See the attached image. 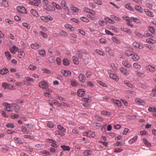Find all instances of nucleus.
I'll return each instance as SVG.
<instances>
[{"instance_id": "nucleus-18", "label": "nucleus", "mask_w": 156, "mask_h": 156, "mask_svg": "<svg viewBox=\"0 0 156 156\" xmlns=\"http://www.w3.org/2000/svg\"><path fill=\"white\" fill-rule=\"evenodd\" d=\"M109 77L117 81L118 80V78L117 76V75L115 74L111 73L109 74Z\"/></svg>"}, {"instance_id": "nucleus-37", "label": "nucleus", "mask_w": 156, "mask_h": 156, "mask_svg": "<svg viewBox=\"0 0 156 156\" xmlns=\"http://www.w3.org/2000/svg\"><path fill=\"white\" fill-rule=\"evenodd\" d=\"M63 64L65 66H68L69 64V60L67 58H65L63 60Z\"/></svg>"}, {"instance_id": "nucleus-32", "label": "nucleus", "mask_w": 156, "mask_h": 156, "mask_svg": "<svg viewBox=\"0 0 156 156\" xmlns=\"http://www.w3.org/2000/svg\"><path fill=\"white\" fill-rule=\"evenodd\" d=\"M146 41L148 43H152V44H155L156 43V41L151 38L147 39L146 40Z\"/></svg>"}, {"instance_id": "nucleus-17", "label": "nucleus", "mask_w": 156, "mask_h": 156, "mask_svg": "<svg viewBox=\"0 0 156 156\" xmlns=\"http://www.w3.org/2000/svg\"><path fill=\"white\" fill-rule=\"evenodd\" d=\"M66 2L65 0H62L61 2V5L63 7L64 9L67 10L68 9L66 5Z\"/></svg>"}, {"instance_id": "nucleus-25", "label": "nucleus", "mask_w": 156, "mask_h": 156, "mask_svg": "<svg viewBox=\"0 0 156 156\" xmlns=\"http://www.w3.org/2000/svg\"><path fill=\"white\" fill-rule=\"evenodd\" d=\"M138 136H134L133 138L129 140L128 142L130 144H132L134 142L137 140Z\"/></svg>"}, {"instance_id": "nucleus-54", "label": "nucleus", "mask_w": 156, "mask_h": 156, "mask_svg": "<svg viewBox=\"0 0 156 156\" xmlns=\"http://www.w3.org/2000/svg\"><path fill=\"white\" fill-rule=\"evenodd\" d=\"M108 28L109 29L113 30L114 32H116L117 31V28L113 26H110L108 27Z\"/></svg>"}, {"instance_id": "nucleus-52", "label": "nucleus", "mask_w": 156, "mask_h": 156, "mask_svg": "<svg viewBox=\"0 0 156 156\" xmlns=\"http://www.w3.org/2000/svg\"><path fill=\"white\" fill-rule=\"evenodd\" d=\"M76 54L78 55V57L80 58H82L83 57V55L80 52V51H76Z\"/></svg>"}, {"instance_id": "nucleus-10", "label": "nucleus", "mask_w": 156, "mask_h": 156, "mask_svg": "<svg viewBox=\"0 0 156 156\" xmlns=\"http://www.w3.org/2000/svg\"><path fill=\"white\" fill-rule=\"evenodd\" d=\"M25 55V54L23 50L21 49L18 52V56L19 58H23L24 57Z\"/></svg>"}, {"instance_id": "nucleus-3", "label": "nucleus", "mask_w": 156, "mask_h": 156, "mask_svg": "<svg viewBox=\"0 0 156 156\" xmlns=\"http://www.w3.org/2000/svg\"><path fill=\"white\" fill-rule=\"evenodd\" d=\"M2 86L5 89H13L14 87L13 86L8 84L7 83H4L2 84Z\"/></svg>"}, {"instance_id": "nucleus-11", "label": "nucleus", "mask_w": 156, "mask_h": 156, "mask_svg": "<svg viewBox=\"0 0 156 156\" xmlns=\"http://www.w3.org/2000/svg\"><path fill=\"white\" fill-rule=\"evenodd\" d=\"M8 72V69L6 68H2L0 69V74L2 75L6 74Z\"/></svg>"}, {"instance_id": "nucleus-31", "label": "nucleus", "mask_w": 156, "mask_h": 156, "mask_svg": "<svg viewBox=\"0 0 156 156\" xmlns=\"http://www.w3.org/2000/svg\"><path fill=\"white\" fill-rule=\"evenodd\" d=\"M0 2L4 6H8V2L5 0H0Z\"/></svg>"}, {"instance_id": "nucleus-64", "label": "nucleus", "mask_w": 156, "mask_h": 156, "mask_svg": "<svg viewBox=\"0 0 156 156\" xmlns=\"http://www.w3.org/2000/svg\"><path fill=\"white\" fill-rule=\"evenodd\" d=\"M48 61L51 63H52L54 62V58L52 57H49L48 58Z\"/></svg>"}, {"instance_id": "nucleus-58", "label": "nucleus", "mask_w": 156, "mask_h": 156, "mask_svg": "<svg viewBox=\"0 0 156 156\" xmlns=\"http://www.w3.org/2000/svg\"><path fill=\"white\" fill-rule=\"evenodd\" d=\"M97 82L100 85L105 87H107L106 84L102 82V81L100 80H98L97 81Z\"/></svg>"}, {"instance_id": "nucleus-57", "label": "nucleus", "mask_w": 156, "mask_h": 156, "mask_svg": "<svg viewBox=\"0 0 156 156\" xmlns=\"http://www.w3.org/2000/svg\"><path fill=\"white\" fill-rule=\"evenodd\" d=\"M23 137L25 138H29L31 139H33L34 137L33 136H31L30 135H24Z\"/></svg>"}, {"instance_id": "nucleus-9", "label": "nucleus", "mask_w": 156, "mask_h": 156, "mask_svg": "<svg viewBox=\"0 0 156 156\" xmlns=\"http://www.w3.org/2000/svg\"><path fill=\"white\" fill-rule=\"evenodd\" d=\"M144 12L147 16L151 17H153L154 16L153 13L148 9H144Z\"/></svg>"}, {"instance_id": "nucleus-19", "label": "nucleus", "mask_w": 156, "mask_h": 156, "mask_svg": "<svg viewBox=\"0 0 156 156\" xmlns=\"http://www.w3.org/2000/svg\"><path fill=\"white\" fill-rule=\"evenodd\" d=\"M10 50L12 53L14 54L18 50V48L15 46H13L10 49Z\"/></svg>"}, {"instance_id": "nucleus-21", "label": "nucleus", "mask_w": 156, "mask_h": 156, "mask_svg": "<svg viewBox=\"0 0 156 156\" xmlns=\"http://www.w3.org/2000/svg\"><path fill=\"white\" fill-rule=\"evenodd\" d=\"M135 8L136 10L140 13H142L143 12V9L140 6L135 5Z\"/></svg>"}, {"instance_id": "nucleus-53", "label": "nucleus", "mask_w": 156, "mask_h": 156, "mask_svg": "<svg viewBox=\"0 0 156 156\" xmlns=\"http://www.w3.org/2000/svg\"><path fill=\"white\" fill-rule=\"evenodd\" d=\"M91 154V152L90 150L85 151L84 152V154L86 156H89Z\"/></svg>"}, {"instance_id": "nucleus-50", "label": "nucleus", "mask_w": 156, "mask_h": 156, "mask_svg": "<svg viewBox=\"0 0 156 156\" xmlns=\"http://www.w3.org/2000/svg\"><path fill=\"white\" fill-rule=\"evenodd\" d=\"M29 68L31 70H34L37 69V67L33 65H30L29 67Z\"/></svg>"}, {"instance_id": "nucleus-48", "label": "nucleus", "mask_w": 156, "mask_h": 156, "mask_svg": "<svg viewBox=\"0 0 156 156\" xmlns=\"http://www.w3.org/2000/svg\"><path fill=\"white\" fill-rule=\"evenodd\" d=\"M80 19L84 22L88 23L89 22V20L85 17L82 16L80 17Z\"/></svg>"}, {"instance_id": "nucleus-45", "label": "nucleus", "mask_w": 156, "mask_h": 156, "mask_svg": "<svg viewBox=\"0 0 156 156\" xmlns=\"http://www.w3.org/2000/svg\"><path fill=\"white\" fill-rule=\"evenodd\" d=\"M57 128L59 130H61L63 132H66V129H65L62 126L60 125H58L57 126Z\"/></svg>"}, {"instance_id": "nucleus-14", "label": "nucleus", "mask_w": 156, "mask_h": 156, "mask_svg": "<svg viewBox=\"0 0 156 156\" xmlns=\"http://www.w3.org/2000/svg\"><path fill=\"white\" fill-rule=\"evenodd\" d=\"M146 69L148 70L151 72H155L156 70L155 69L154 67L150 65L147 66Z\"/></svg>"}, {"instance_id": "nucleus-27", "label": "nucleus", "mask_w": 156, "mask_h": 156, "mask_svg": "<svg viewBox=\"0 0 156 156\" xmlns=\"http://www.w3.org/2000/svg\"><path fill=\"white\" fill-rule=\"evenodd\" d=\"M133 67L136 69H139L141 68L140 65L137 62L134 63L133 64Z\"/></svg>"}, {"instance_id": "nucleus-51", "label": "nucleus", "mask_w": 156, "mask_h": 156, "mask_svg": "<svg viewBox=\"0 0 156 156\" xmlns=\"http://www.w3.org/2000/svg\"><path fill=\"white\" fill-rule=\"evenodd\" d=\"M3 105L5 107V108H7L9 109H11V105L7 103L4 102L3 104Z\"/></svg>"}, {"instance_id": "nucleus-59", "label": "nucleus", "mask_w": 156, "mask_h": 156, "mask_svg": "<svg viewBox=\"0 0 156 156\" xmlns=\"http://www.w3.org/2000/svg\"><path fill=\"white\" fill-rule=\"evenodd\" d=\"M133 46L136 48H140V44L136 42H134L133 44Z\"/></svg>"}, {"instance_id": "nucleus-5", "label": "nucleus", "mask_w": 156, "mask_h": 156, "mask_svg": "<svg viewBox=\"0 0 156 156\" xmlns=\"http://www.w3.org/2000/svg\"><path fill=\"white\" fill-rule=\"evenodd\" d=\"M39 86L43 89H45L48 87L47 83L44 81H41L39 83Z\"/></svg>"}, {"instance_id": "nucleus-36", "label": "nucleus", "mask_w": 156, "mask_h": 156, "mask_svg": "<svg viewBox=\"0 0 156 156\" xmlns=\"http://www.w3.org/2000/svg\"><path fill=\"white\" fill-rule=\"evenodd\" d=\"M47 126L50 128H52L54 126V125L51 121H48L47 124Z\"/></svg>"}, {"instance_id": "nucleus-4", "label": "nucleus", "mask_w": 156, "mask_h": 156, "mask_svg": "<svg viewBox=\"0 0 156 156\" xmlns=\"http://www.w3.org/2000/svg\"><path fill=\"white\" fill-rule=\"evenodd\" d=\"M18 12L23 13H26L27 11L25 8L22 6H17L16 8Z\"/></svg>"}, {"instance_id": "nucleus-16", "label": "nucleus", "mask_w": 156, "mask_h": 156, "mask_svg": "<svg viewBox=\"0 0 156 156\" xmlns=\"http://www.w3.org/2000/svg\"><path fill=\"white\" fill-rule=\"evenodd\" d=\"M31 13L34 16L38 17L39 16L37 10L32 9L30 10Z\"/></svg>"}, {"instance_id": "nucleus-20", "label": "nucleus", "mask_w": 156, "mask_h": 156, "mask_svg": "<svg viewBox=\"0 0 156 156\" xmlns=\"http://www.w3.org/2000/svg\"><path fill=\"white\" fill-rule=\"evenodd\" d=\"M31 47L33 49H36L39 48L40 47V45L37 43H32L31 44Z\"/></svg>"}, {"instance_id": "nucleus-24", "label": "nucleus", "mask_w": 156, "mask_h": 156, "mask_svg": "<svg viewBox=\"0 0 156 156\" xmlns=\"http://www.w3.org/2000/svg\"><path fill=\"white\" fill-rule=\"evenodd\" d=\"M61 147L65 151H69L70 150V148L68 146L62 145L61 146Z\"/></svg>"}, {"instance_id": "nucleus-38", "label": "nucleus", "mask_w": 156, "mask_h": 156, "mask_svg": "<svg viewBox=\"0 0 156 156\" xmlns=\"http://www.w3.org/2000/svg\"><path fill=\"white\" fill-rule=\"evenodd\" d=\"M135 101L136 103L139 104L143 103L144 104L145 103L144 101L143 100L140 99H136L135 100Z\"/></svg>"}, {"instance_id": "nucleus-1", "label": "nucleus", "mask_w": 156, "mask_h": 156, "mask_svg": "<svg viewBox=\"0 0 156 156\" xmlns=\"http://www.w3.org/2000/svg\"><path fill=\"white\" fill-rule=\"evenodd\" d=\"M133 49L131 47H129L125 51V54L128 56H130L133 55Z\"/></svg>"}, {"instance_id": "nucleus-56", "label": "nucleus", "mask_w": 156, "mask_h": 156, "mask_svg": "<svg viewBox=\"0 0 156 156\" xmlns=\"http://www.w3.org/2000/svg\"><path fill=\"white\" fill-rule=\"evenodd\" d=\"M112 41L114 42H115V43H117V44H118V43H120L119 40L117 38H116L115 37H112Z\"/></svg>"}, {"instance_id": "nucleus-28", "label": "nucleus", "mask_w": 156, "mask_h": 156, "mask_svg": "<svg viewBox=\"0 0 156 156\" xmlns=\"http://www.w3.org/2000/svg\"><path fill=\"white\" fill-rule=\"evenodd\" d=\"M130 19H132L134 22L136 23H139L140 22V20L138 18L131 17Z\"/></svg>"}, {"instance_id": "nucleus-2", "label": "nucleus", "mask_w": 156, "mask_h": 156, "mask_svg": "<svg viewBox=\"0 0 156 156\" xmlns=\"http://www.w3.org/2000/svg\"><path fill=\"white\" fill-rule=\"evenodd\" d=\"M83 134L84 136L90 137H94L95 136V134L94 133L90 131H89L87 132H86L84 133Z\"/></svg>"}, {"instance_id": "nucleus-22", "label": "nucleus", "mask_w": 156, "mask_h": 156, "mask_svg": "<svg viewBox=\"0 0 156 156\" xmlns=\"http://www.w3.org/2000/svg\"><path fill=\"white\" fill-rule=\"evenodd\" d=\"M132 58L135 61H137L139 59V57L136 54H133Z\"/></svg>"}, {"instance_id": "nucleus-6", "label": "nucleus", "mask_w": 156, "mask_h": 156, "mask_svg": "<svg viewBox=\"0 0 156 156\" xmlns=\"http://www.w3.org/2000/svg\"><path fill=\"white\" fill-rule=\"evenodd\" d=\"M85 91L84 89H79L77 91V94L79 96L82 97L85 94Z\"/></svg>"}, {"instance_id": "nucleus-49", "label": "nucleus", "mask_w": 156, "mask_h": 156, "mask_svg": "<svg viewBox=\"0 0 156 156\" xmlns=\"http://www.w3.org/2000/svg\"><path fill=\"white\" fill-rule=\"evenodd\" d=\"M98 23L100 25L103 26L107 24V22L103 20H99Z\"/></svg>"}, {"instance_id": "nucleus-26", "label": "nucleus", "mask_w": 156, "mask_h": 156, "mask_svg": "<svg viewBox=\"0 0 156 156\" xmlns=\"http://www.w3.org/2000/svg\"><path fill=\"white\" fill-rule=\"evenodd\" d=\"M113 102L118 107H121L122 105V103L119 100H114Z\"/></svg>"}, {"instance_id": "nucleus-46", "label": "nucleus", "mask_w": 156, "mask_h": 156, "mask_svg": "<svg viewBox=\"0 0 156 156\" xmlns=\"http://www.w3.org/2000/svg\"><path fill=\"white\" fill-rule=\"evenodd\" d=\"M148 110L150 112H156V108L150 107L148 108Z\"/></svg>"}, {"instance_id": "nucleus-47", "label": "nucleus", "mask_w": 156, "mask_h": 156, "mask_svg": "<svg viewBox=\"0 0 156 156\" xmlns=\"http://www.w3.org/2000/svg\"><path fill=\"white\" fill-rule=\"evenodd\" d=\"M41 18L42 20L44 22H48L49 21V19L48 17L44 16H41Z\"/></svg>"}, {"instance_id": "nucleus-8", "label": "nucleus", "mask_w": 156, "mask_h": 156, "mask_svg": "<svg viewBox=\"0 0 156 156\" xmlns=\"http://www.w3.org/2000/svg\"><path fill=\"white\" fill-rule=\"evenodd\" d=\"M62 73L66 77H69L71 75V72L69 70H64L62 71Z\"/></svg>"}, {"instance_id": "nucleus-29", "label": "nucleus", "mask_w": 156, "mask_h": 156, "mask_svg": "<svg viewBox=\"0 0 156 156\" xmlns=\"http://www.w3.org/2000/svg\"><path fill=\"white\" fill-rule=\"evenodd\" d=\"M135 73L139 77L144 78L145 76L144 74L138 71H136Z\"/></svg>"}, {"instance_id": "nucleus-33", "label": "nucleus", "mask_w": 156, "mask_h": 156, "mask_svg": "<svg viewBox=\"0 0 156 156\" xmlns=\"http://www.w3.org/2000/svg\"><path fill=\"white\" fill-rule=\"evenodd\" d=\"M70 8L71 10L74 12H76L79 10V9L78 8L74 7L73 5H71L70 6Z\"/></svg>"}, {"instance_id": "nucleus-23", "label": "nucleus", "mask_w": 156, "mask_h": 156, "mask_svg": "<svg viewBox=\"0 0 156 156\" xmlns=\"http://www.w3.org/2000/svg\"><path fill=\"white\" fill-rule=\"evenodd\" d=\"M124 83L127 86L129 87L133 88L134 87L130 83L129 81L125 80L124 82Z\"/></svg>"}, {"instance_id": "nucleus-35", "label": "nucleus", "mask_w": 156, "mask_h": 156, "mask_svg": "<svg viewBox=\"0 0 156 156\" xmlns=\"http://www.w3.org/2000/svg\"><path fill=\"white\" fill-rule=\"evenodd\" d=\"M5 55L8 60H10L11 58V55L10 53L8 51H6L5 53Z\"/></svg>"}, {"instance_id": "nucleus-62", "label": "nucleus", "mask_w": 156, "mask_h": 156, "mask_svg": "<svg viewBox=\"0 0 156 156\" xmlns=\"http://www.w3.org/2000/svg\"><path fill=\"white\" fill-rule=\"evenodd\" d=\"M25 79L27 81H30L31 82H33L34 81V80L32 78L29 77H25Z\"/></svg>"}, {"instance_id": "nucleus-42", "label": "nucleus", "mask_w": 156, "mask_h": 156, "mask_svg": "<svg viewBox=\"0 0 156 156\" xmlns=\"http://www.w3.org/2000/svg\"><path fill=\"white\" fill-rule=\"evenodd\" d=\"M125 7L127 9L130 11H133L134 10L133 8L129 4L126 5Z\"/></svg>"}, {"instance_id": "nucleus-41", "label": "nucleus", "mask_w": 156, "mask_h": 156, "mask_svg": "<svg viewBox=\"0 0 156 156\" xmlns=\"http://www.w3.org/2000/svg\"><path fill=\"white\" fill-rule=\"evenodd\" d=\"M65 27L66 28L72 31H73L74 30V28L70 25L66 24Z\"/></svg>"}, {"instance_id": "nucleus-15", "label": "nucleus", "mask_w": 156, "mask_h": 156, "mask_svg": "<svg viewBox=\"0 0 156 156\" xmlns=\"http://www.w3.org/2000/svg\"><path fill=\"white\" fill-rule=\"evenodd\" d=\"M66 132H63L61 130H56L55 132V133L56 135H59L62 136H64L65 135L64 133Z\"/></svg>"}, {"instance_id": "nucleus-44", "label": "nucleus", "mask_w": 156, "mask_h": 156, "mask_svg": "<svg viewBox=\"0 0 156 156\" xmlns=\"http://www.w3.org/2000/svg\"><path fill=\"white\" fill-rule=\"evenodd\" d=\"M73 63L77 65L79 64V62L78 60V59L75 57L73 56Z\"/></svg>"}, {"instance_id": "nucleus-12", "label": "nucleus", "mask_w": 156, "mask_h": 156, "mask_svg": "<svg viewBox=\"0 0 156 156\" xmlns=\"http://www.w3.org/2000/svg\"><path fill=\"white\" fill-rule=\"evenodd\" d=\"M120 30L129 34H131L132 33V31L131 30L128 28L124 27H121L120 28Z\"/></svg>"}, {"instance_id": "nucleus-40", "label": "nucleus", "mask_w": 156, "mask_h": 156, "mask_svg": "<svg viewBox=\"0 0 156 156\" xmlns=\"http://www.w3.org/2000/svg\"><path fill=\"white\" fill-rule=\"evenodd\" d=\"M39 55L42 57L44 56L45 55V51L43 49H42L40 51H39Z\"/></svg>"}, {"instance_id": "nucleus-63", "label": "nucleus", "mask_w": 156, "mask_h": 156, "mask_svg": "<svg viewBox=\"0 0 156 156\" xmlns=\"http://www.w3.org/2000/svg\"><path fill=\"white\" fill-rule=\"evenodd\" d=\"M29 3L30 4L32 5H34L35 6H38L39 3L36 2H34L33 1H30L29 2Z\"/></svg>"}, {"instance_id": "nucleus-61", "label": "nucleus", "mask_w": 156, "mask_h": 156, "mask_svg": "<svg viewBox=\"0 0 156 156\" xmlns=\"http://www.w3.org/2000/svg\"><path fill=\"white\" fill-rule=\"evenodd\" d=\"M129 131V129L128 128H125L124 131L122 132V134L123 135H126Z\"/></svg>"}, {"instance_id": "nucleus-43", "label": "nucleus", "mask_w": 156, "mask_h": 156, "mask_svg": "<svg viewBox=\"0 0 156 156\" xmlns=\"http://www.w3.org/2000/svg\"><path fill=\"white\" fill-rule=\"evenodd\" d=\"M143 141L144 143L145 144L146 146L147 147L151 146V144L146 139H143Z\"/></svg>"}, {"instance_id": "nucleus-30", "label": "nucleus", "mask_w": 156, "mask_h": 156, "mask_svg": "<svg viewBox=\"0 0 156 156\" xmlns=\"http://www.w3.org/2000/svg\"><path fill=\"white\" fill-rule=\"evenodd\" d=\"M44 8L48 11H50L51 10V6L48 4L44 5Z\"/></svg>"}, {"instance_id": "nucleus-60", "label": "nucleus", "mask_w": 156, "mask_h": 156, "mask_svg": "<svg viewBox=\"0 0 156 156\" xmlns=\"http://www.w3.org/2000/svg\"><path fill=\"white\" fill-rule=\"evenodd\" d=\"M6 126L8 128H13L14 127L13 124L12 123H8L6 124Z\"/></svg>"}, {"instance_id": "nucleus-55", "label": "nucleus", "mask_w": 156, "mask_h": 156, "mask_svg": "<svg viewBox=\"0 0 156 156\" xmlns=\"http://www.w3.org/2000/svg\"><path fill=\"white\" fill-rule=\"evenodd\" d=\"M149 30L150 32L153 34H154L155 33V29L153 27H149Z\"/></svg>"}, {"instance_id": "nucleus-34", "label": "nucleus", "mask_w": 156, "mask_h": 156, "mask_svg": "<svg viewBox=\"0 0 156 156\" xmlns=\"http://www.w3.org/2000/svg\"><path fill=\"white\" fill-rule=\"evenodd\" d=\"M95 52L98 55H101L102 56H104L105 55V53H104L103 51H100V50L96 49L95 50Z\"/></svg>"}, {"instance_id": "nucleus-39", "label": "nucleus", "mask_w": 156, "mask_h": 156, "mask_svg": "<svg viewBox=\"0 0 156 156\" xmlns=\"http://www.w3.org/2000/svg\"><path fill=\"white\" fill-rule=\"evenodd\" d=\"M22 25L27 29H30L31 27V26L30 25L26 22L23 23H22Z\"/></svg>"}, {"instance_id": "nucleus-7", "label": "nucleus", "mask_w": 156, "mask_h": 156, "mask_svg": "<svg viewBox=\"0 0 156 156\" xmlns=\"http://www.w3.org/2000/svg\"><path fill=\"white\" fill-rule=\"evenodd\" d=\"M120 70L124 75H128L129 74L128 71L126 69L123 67L120 68Z\"/></svg>"}, {"instance_id": "nucleus-13", "label": "nucleus", "mask_w": 156, "mask_h": 156, "mask_svg": "<svg viewBox=\"0 0 156 156\" xmlns=\"http://www.w3.org/2000/svg\"><path fill=\"white\" fill-rule=\"evenodd\" d=\"M79 78L80 81L83 83H84L86 80L85 76L82 74H81L79 75Z\"/></svg>"}]
</instances>
